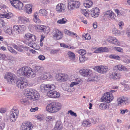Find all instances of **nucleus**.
Listing matches in <instances>:
<instances>
[{"mask_svg":"<svg viewBox=\"0 0 130 130\" xmlns=\"http://www.w3.org/2000/svg\"><path fill=\"white\" fill-rule=\"evenodd\" d=\"M28 81L27 79L21 78L17 82V86L19 88L22 89L28 85Z\"/></svg>","mask_w":130,"mask_h":130,"instance_id":"423d86ee","label":"nucleus"},{"mask_svg":"<svg viewBox=\"0 0 130 130\" xmlns=\"http://www.w3.org/2000/svg\"><path fill=\"white\" fill-rule=\"evenodd\" d=\"M25 29V27L24 25L14 26L13 28V30L18 34L22 33Z\"/></svg>","mask_w":130,"mask_h":130,"instance_id":"f3484780","label":"nucleus"},{"mask_svg":"<svg viewBox=\"0 0 130 130\" xmlns=\"http://www.w3.org/2000/svg\"><path fill=\"white\" fill-rule=\"evenodd\" d=\"M25 94L26 97L20 100L21 103L25 105L28 102V99L36 100L38 99L40 96L39 93L35 90L27 91Z\"/></svg>","mask_w":130,"mask_h":130,"instance_id":"f257e3e1","label":"nucleus"},{"mask_svg":"<svg viewBox=\"0 0 130 130\" xmlns=\"http://www.w3.org/2000/svg\"><path fill=\"white\" fill-rule=\"evenodd\" d=\"M13 46L15 49L19 51L22 52L23 51V50L22 48H24V47L22 45H20L18 46L16 44H14Z\"/></svg>","mask_w":130,"mask_h":130,"instance_id":"2f4dec72","label":"nucleus"},{"mask_svg":"<svg viewBox=\"0 0 130 130\" xmlns=\"http://www.w3.org/2000/svg\"><path fill=\"white\" fill-rule=\"evenodd\" d=\"M14 7L19 10H21L23 8V4L19 1V3H18L16 5H14Z\"/></svg>","mask_w":130,"mask_h":130,"instance_id":"72a5a7b5","label":"nucleus"},{"mask_svg":"<svg viewBox=\"0 0 130 130\" xmlns=\"http://www.w3.org/2000/svg\"><path fill=\"white\" fill-rule=\"evenodd\" d=\"M123 24V22H120L119 23L118 25L120 29H122Z\"/></svg>","mask_w":130,"mask_h":130,"instance_id":"774afa93","label":"nucleus"},{"mask_svg":"<svg viewBox=\"0 0 130 130\" xmlns=\"http://www.w3.org/2000/svg\"><path fill=\"white\" fill-rule=\"evenodd\" d=\"M70 113V114L72 116L76 117L77 115L76 113L74 112L72 110H70L68 111V113Z\"/></svg>","mask_w":130,"mask_h":130,"instance_id":"4d7b16f0","label":"nucleus"},{"mask_svg":"<svg viewBox=\"0 0 130 130\" xmlns=\"http://www.w3.org/2000/svg\"><path fill=\"white\" fill-rule=\"evenodd\" d=\"M34 71L32 70L31 77H35L36 75L41 72L43 70V68L41 66H36L34 68Z\"/></svg>","mask_w":130,"mask_h":130,"instance_id":"ddd939ff","label":"nucleus"},{"mask_svg":"<svg viewBox=\"0 0 130 130\" xmlns=\"http://www.w3.org/2000/svg\"><path fill=\"white\" fill-rule=\"evenodd\" d=\"M68 55L69 59L73 61L74 60L75 55L73 53L70 51L68 53Z\"/></svg>","mask_w":130,"mask_h":130,"instance_id":"c9c22d12","label":"nucleus"},{"mask_svg":"<svg viewBox=\"0 0 130 130\" xmlns=\"http://www.w3.org/2000/svg\"><path fill=\"white\" fill-rule=\"evenodd\" d=\"M117 102L119 105H126L127 102L126 101L125 98L124 96H121L117 100Z\"/></svg>","mask_w":130,"mask_h":130,"instance_id":"4be33fe9","label":"nucleus"},{"mask_svg":"<svg viewBox=\"0 0 130 130\" xmlns=\"http://www.w3.org/2000/svg\"><path fill=\"white\" fill-rule=\"evenodd\" d=\"M54 89H50L47 92L48 96L51 98H59L60 96L59 93L57 91L54 90Z\"/></svg>","mask_w":130,"mask_h":130,"instance_id":"9b49d317","label":"nucleus"},{"mask_svg":"<svg viewBox=\"0 0 130 130\" xmlns=\"http://www.w3.org/2000/svg\"><path fill=\"white\" fill-rule=\"evenodd\" d=\"M70 78L72 80H75L76 81L75 82H78L79 83L80 82V79L79 78H78L76 75H71V76Z\"/></svg>","mask_w":130,"mask_h":130,"instance_id":"4c0bfd02","label":"nucleus"},{"mask_svg":"<svg viewBox=\"0 0 130 130\" xmlns=\"http://www.w3.org/2000/svg\"><path fill=\"white\" fill-rule=\"evenodd\" d=\"M80 5L79 1H70L68 3V8L69 10L76 9L78 8Z\"/></svg>","mask_w":130,"mask_h":130,"instance_id":"0eeeda50","label":"nucleus"},{"mask_svg":"<svg viewBox=\"0 0 130 130\" xmlns=\"http://www.w3.org/2000/svg\"><path fill=\"white\" fill-rule=\"evenodd\" d=\"M112 32L113 34L116 35H118L120 33V31L117 30L115 28H114L113 29Z\"/></svg>","mask_w":130,"mask_h":130,"instance_id":"603ef678","label":"nucleus"},{"mask_svg":"<svg viewBox=\"0 0 130 130\" xmlns=\"http://www.w3.org/2000/svg\"><path fill=\"white\" fill-rule=\"evenodd\" d=\"M19 21L20 23H22L23 24H25L27 22H28L29 21V20L24 17H20L19 18Z\"/></svg>","mask_w":130,"mask_h":130,"instance_id":"f704fd0d","label":"nucleus"},{"mask_svg":"<svg viewBox=\"0 0 130 130\" xmlns=\"http://www.w3.org/2000/svg\"><path fill=\"white\" fill-rule=\"evenodd\" d=\"M37 30L40 31L44 34H47L49 32V27L43 25H38L36 26Z\"/></svg>","mask_w":130,"mask_h":130,"instance_id":"f8f14e48","label":"nucleus"},{"mask_svg":"<svg viewBox=\"0 0 130 130\" xmlns=\"http://www.w3.org/2000/svg\"><path fill=\"white\" fill-rule=\"evenodd\" d=\"M67 20L64 18H62L57 21V23L60 24H64L67 21Z\"/></svg>","mask_w":130,"mask_h":130,"instance_id":"49530a36","label":"nucleus"},{"mask_svg":"<svg viewBox=\"0 0 130 130\" xmlns=\"http://www.w3.org/2000/svg\"><path fill=\"white\" fill-rule=\"evenodd\" d=\"M5 78L9 84L14 83L15 81V77L13 76V74L10 73H8L7 75H6Z\"/></svg>","mask_w":130,"mask_h":130,"instance_id":"2eb2a0df","label":"nucleus"},{"mask_svg":"<svg viewBox=\"0 0 130 130\" xmlns=\"http://www.w3.org/2000/svg\"><path fill=\"white\" fill-rule=\"evenodd\" d=\"M6 18L9 19L11 18L13 16V14L10 12H9L6 14Z\"/></svg>","mask_w":130,"mask_h":130,"instance_id":"6e6d98bb","label":"nucleus"},{"mask_svg":"<svg viewBox=\"0 0 130 130\" xmlns=\"http://www.w3.org/2000/svg\"><path fill=\"white\" fill-rule=\"evenodd\" d=\"M10 2L12 6L14 7V5L19 3V1L17 0H10Z\"/></svg>","mask_w":130,"mask_h":130,"instance_id":"8fccbe9b","label":"nucleus"},{"mask_svg":"<svg viewBox=\"0 0 130 130\" xmlns=\"http://www.w3.org/2000/svg\"><path fill=\"white\" fill-rule=\"evenodd\" d=\"M6 110V108H2L0 109V112L2 113H4Z\"/></svg>","mask_w":130,"mask_h":130,"instance_id":"338daca9","label":"nucleus"},{"mask_svg":"<svg viewBox=\"0 0 130 130\" xmlns=\"http://www.w3.org/2000/svg\"><path fill=\"white\" fill-rule=\"evenodd\" d=\"M3 30L4 32L7 34L11 35L13 34V31L11 28H8L5 27L4 28Z\"/></svg>","mask_w":130,"mask_h":130,"instance_id":"7c9ffc66","label":"nucleus"},{"mask_svg":"<svg viewBox=\"0 0 130 130\" xmlns=\"http://www.w3.org/2000/svg\"><path fill=\"white\" fill-rule=\"evenodd\" d=\"M17 74L18 76L21 78L25 76L23 67L20 68L17 71Z\"/></svg>","mask_w":130,"mask_h":130,"instance_id":"393cba45","label":"nucleus"},{"mask_svg":"<svg viewBox=\"0 0 130 130\" xmlns=\"http://www.w3.org/2000/svg\"><path fill=\"white\" fill-rule=\"evenodd\" d=\"M109 77L110 78L113 79L114 80L118 79L120 78L119 75L115 72H113L110 75Z\"/></svg>","mask_w":130,"mask_h":130,"instance_id":"cd10ccee","label":"nucleus"},{"mask_svg":"<svg viewBox=\"0 0 130 130\" xmlns=\"http://www.w3.org/2000/svg\"><path fill=\"white\" fill-rule=\"evenodd\" d=\"M38 58L40 60H43L45 59V57L43 55H40L38 56Z\"/></svg>","mask_w":130,"mask_h":130,"instance_id":"e2e57ef3","label":"nucleus"},{"mask_svg":"<svg viewBox=\"0 0 130 130\" xmlns=\"http://www.w3.org/2000/svg\"><path fill=\"white\" fill-rule=\"evenodd\" d=\"M99 10L97 8H93L91 10L90 14L92 17H97L99 14Z\"/></svg>","mask_w":130,"mask_h":130,"instance_id":"412c9836","label":"nucleus"},{"mask_svg":"<svg viewBox=\"0 0 130 130\" xmlns=\"http://www.w3.org/2000/svg\"><path fill=\"white\" fill-rule=\"evenodd\" d=\"M19 111L16 109H12L10 113V117L11 122L15 121L18 117Z\"/></svg>","mask_w":130,"mask_h":130,"instance_id":"6e6552de","label":"nucleus"},{"mask_svg":"<svg viewBox=\"0 0 130 130\" xmlns=\"http://www.w3.org/2000/svg\"><path fill=\"white\" fill-rule=\"evenodd\" d=\"M43 75V77L44 79H50L51 77V76L50 75V74L49 72H44Z\"/></svg>","mask_w":130,"mask_h":130,"instance_id":"ea45409f","label":"nucleus"},{"mask_svg":"<svg viewBox=\"0 0 130 130\" xmlns=\"http://www.w3.org/2000/svg\"><path fill=\"white\" fill-rule=\"evenodd\" d=\"M39 13L41 16L46 15L47 13V11L44 9H40L39 11Z\"/></svg>","mask_w":130,"mask_h":130,"instance_id":"58836bf2","label":"nucleus"},{"mask_svg":"<svg viewBox=\"0 0 130 130\" xmlns=\"http://www.w3.org/2000/svg\"><path fill=\"white\" fill-rule=\"evenodd\" d=\"M38 110V107H36L35 108H31L30 110L32 112H34Z\"/></svg>","mask_w":130,"mask_h":130,"instance_id":"69168bd1","label":"nucleus"},{"mask_svg":"<svg viewBox=\"0 0 130 130\" xmlns=\"http://www.w3.org/2000/svg\"><path fill=\"white\" fill-rule=\"evenodd\" d=\"M86 51L83 49H80L79 50L78 53L80 54L79 55H86Z\"/></svg>","mask_w":130,"mask_h":130,"instance_id":"09e8293b","label":"nucleus"},{"mask_svg":"<svg viewBox=\"0 0 130 130\" xmlns=\"http://www.w3.org/2000/svg\"><path fill=\"white\" fill-rule=\"evenodd\" d=\"M78 82H72L71 84L70 85V87H72L74 85H77L79 84Z\"/></svg>","mask_w":130,"mask_h":130,"instance_id":"0e129e2a","label":"nucleus"},{"mask_svg":"<svg viewBox=\"0 0 130 130\" xmlns=\"http://www.w3.org/2000/svg\"><path fill=\"white\" fill-rule=\"evenodd\" d=\"M65 5L62 3L58 4L56 6V10L59 12H62L65 9Z\"/></svg>","mask_w":130,"mask_h":130,"instance_id":"5701e85b","label":"nucleus"},{"mask_svg":"<svg viewBox=\"0 0 130 130\" xmlns=\"http://www.w3.org/2000/svg\"><path fill=\"white\" fill-rule=\"evenodd\" d=\"M22 130H31L32 127L31 123L29 122H25L21 125Z\"/></svg>","mask_w":130,"mask_h":130,"instance_id":"a211bd4d","label":"nucleus"},{"mask_svg":"<svg viewBox=\"0 0 130 130\" xmlns=\"http://www.w3.org/2000/svg\"><path fill=\"white\" fill-rule=\"evenodd\" d=\"M115 69L118 70L119 71H126L127 70V68L124 66L121 65H119L115 66L114 68Z\"/></svg>","mask_w":130,"mask_h":130,"instance_id":"bb28decb","label":"nucleus"},{"mask_svg":"<svg viewBox=\"0 0 130 130\" xmlns=\"http://www.w3.org/2000/svg\"><path fill=\"white\" fill-rule=\"evenodd\" d=\"M94 69L98 73L101 74L106 73L108 70L107 67L103 66H96L94 68Z\"/></svg>","mask_w":130,"mask_h":130,"instance_id":"9d476101","label":"nucleus"},{"mask_svg":"<svg viewBox=\"0 0 130 130\" xmlns=\"http://www.w3.org/2000/svg\"><path fill=\"white\" fill-rule=\"evenodd\" d=\"M53 38L55 40H59L61 39L63 37V34L62 32L56 29H54L53 32Z\"/></svg>","mask_w":130,"mask_h":130,"instance_id":"1a4fd4ad","label":"nucleus"},{"mask_svg":"<svg viewBox=\"0 0 130 130\" xmlns=\"http://www.w3.org/2000/svg\"><path fill=\"white\" fill-rule=\"evenodd\" d=\"M60 51L59 49H52L51 50L50 53L51 54H56L58 53Z\"/></svg>","mask_w":130,"mask_h":130,"instance_id":"de8ad7c7","label":"nucleus"},{"mask_svg":"<svg viewBox=\"0 0 130 130\" xmlns=\"http://www.w3.org/2000/svg\"><path fill=\"white\" fill-rule=\"evenodd\" d=\"M69 76L67 74L60 73L58 74L57 79L59 82H64L67 80Z\"/></svg>","mask_w":130,"mask_h":130,"instance_id":"dca6fc26","label":"nucleus"},{"mask_svg":"<svg viewBox=\"0 0 130 130\" xmlns=\"http://www.w3.org/2000/svg\"><path fill=\"white\" fill-rule=\"evenodd\" d=\"M36 26H35L33 25H30L28 26V28L30 30H33L34 29H35L36 30H37Z\"/></svg>","mask_w":130,"mask_h":130,"instance_id":"5fc2aeb1","label":"nucleus"},{"mask_svg":"<svg viewBox=\"0 0 130 130\" xmlns=\"http://www.w3.org/2000/svg\"><path fill=\"white\" fill-rule=\"evenodd\" d=\"M81 11L82 13L86 17H88V16L89 13L86 9H82Z\"/></svg>","mask_w":130,"mask_h":130,"instance_id":"3c124183","label":"nucleus"},{"mask_svg":"<svg viewBox=\"0 0 130 130\" xmlns=\"http://www.w3.org/2000/svg\"><path fill=\"white\" fill-rule=\"evenodd\" d=\"M100 108L102 110L107 109L109 108V105L108 104L105 103L101 104L99 105Z\"/></svg>","mask_w":130,"mask_h":130,"instance_id":"c756f323","label":"nucleus"},{"mask_svg":"<svg viewBox=\"0 0 130 130\" xmlns=\"http://www.w3.org/2000/svg\"><path fill=\"white\" fill-rule=\"evenodd\" d=\"M83 36L86 40L90 39L91 38L89 34H86L84 36Z\"/></svg>","mask_w":130,"mask_h":130,"instance_id":"052dcab7","label":"nucleus"},{"mask_svg":"<svg viewBox=\"0 0 130 130\" xmlns=\"http://www.w3.org/2000/svg\"><path fill=\"white\" fill-rule=\"evenodd\" d=\"M60 46L61 47L68 48L69 49L71 48V47L68 46L67 45L65 44L64 43H62L60 44Z\"/></svg>","mask_w":130,"mask_h":130,"instance_id":"bf43d9fd","label":"nucleus"},{"mask_svg":"<svg viewBox=\"0 0 130 130\" xmlns=\"http://www.w3.org/2000/svg\"><path fill=\"white\" fill-rule=\"evenodd\" d=\"M61 107V105L60 103L53 102L47 105L46 107V109L50 112L54 113L60 110Z\"/></svg>","mask_w":130,"mask_h":130,"instance_id":"f03ea898","label":"nucleus"},{"mask_svg":"<svg viewBox=\"0 0 130 130\" xmlns=\"http://www.w3.org/2000/svg\"><path fill=\"white\" fill-rule=\"evenodd\" d=\"M108 42L112 44H113L116 45H119L120 43L118 40L115 38L110 37L109 39Z\"/></svg>","mask_w":130,"mask_h":130,"instance_id":"b1692460","label":"nucleus"},{"mask_svg":"<svg viewBox=\"0 0 130 130\" xmlns=\"http://www.w3.org/2000/svg\"><path fill=\"white\" fill-rule=\"evenodd\" d=\"M25 38L28 40V45L29 46L32 47L35 49H38L39 47L37 48H35L34 46H35L34 41L36 40V37L34 35H32L29 33L25 34Z\"/></svg>","mask_w":130,"mask_h":130,"instance_id":"7ed1b4c3","label":"nucleus"},{"mask_svg":"<svg viewBox=\"0 0 130 130\" xmlns=\"http://www.w3.org/2000/svg\"><path fill=\"white\" fill-rule=\"evenodd\" d=\"M79 61L80 63L83 62L85 60L88 59V58L86 57V55H79Z\"/></svg>","mask_w":130,"mask_h":130,"instance_id":"e433bc0d","label":"nucleus"},{"mask_svg":"<svg viewBox=\"0 0 130 130\" xmlns=\"http://www.w3.org/2000/svg\"><path fill=\"white\" fill-rule=\"evenodd\" d=\"M109 57L111 58H113L117 60H120L121 58L119 56L116 55H110Z\"/></svg>","mask_w":130,"mask_h":130,"instance_id":"a19ab883","label":"nucleus"},{"mask_svg":"<svg viewBox=\"0 0 130 130\" xmlns=\"http://www.w3.org/2000/svg\"><path fill=\"white\" fill-rule=\"evenodd\" d=\"M91 120H92L94 123H96L100 122L99 119L98 118H92Z\"/></svg>","mask_w":130,"mask_h":130,"instance_id":"864d4df0","label":"nucleus"},{"mask_svg":"<svg viewBox=\"0 0 130 130\" xmlns=\"http://www.w3.org/2000/svg\"><path fill=\"white\" fill-rule=\"evenodd\" d=\"M116 50L117 51L122 53L123 52V49L121 48L118 47H115Z\"/></svg>","mask_w":130,"mask_h":130,"instance_id":"680f3d73","label":"nucleus"},{"mask_svg":"<svg viewBox=\"0 0 130 130\" xmlns=\"http://www.w3.org/2000/svg\"><path fill=\"white\" fill-rule=\"evenodd\" d=\"M100 52H107L108 51L107 48L105 47H100L98 48Z\"/></svg>","mask_w":130,"mask_h":130,"instance_id":"a18cd8bd","label":"nucleus"},{"mask_svg":"<svg viewBox=\"0 0 130 130\" xmlns=\"http://www.w3.org/2000/svg\"><path fill=\"white\" fill-rule=\"evenodd\" d=\"M54 128L55 130H61L62 128L61 122L60 121H57L56 123Z\"/></svg>","mask_w":130,"mask_h":130,"instance_id":"a878e982","label":"nucleus"},{"mask_svg":"<svg viewBox=\"0 0 130 130\" xmlns=\"http://www.w3.org/2000/svg\"><path fill=\"white\" fill-rule=\"evenodd\" d=\"M34 21L36 23H38L40 22V20L38 18L39 16L37 12H36L34 13Z\"/></svg>","mask_w":130,"mask_h":130,"instance_id":"473e14b6","label":"nucleus"},{"mask_svg":"<svg viewBox=\"0 0 130 130\" xmlns=\"http://www.w3.org/2000/svg\"><path fill=\"white\" fill-rule=\"evenodd\" d=\"M23 67L25 76L31 77L32 70L29 67Z\"/></svg>","mask_w":130,"mask_h":130,"instance_id":"aec40b11","label":"nucleus"},{"mask_svg":"<svg viewBox=\"0 0 130 130\" xmlns=\"http://www.w3.org/2000/svg\"><path fill=\"white\" fill-rule=\"evenodd\" d=\"M8 49L9 51L13 54L15 55L17 54V52L15 50L13 49L12 47L10 46H8Z\"/></svg>","mask_w":130,"mask_h":130,"instance_id":"79ce46f5","label":"nucleus"},{"mask_svg":"<svg viewBox=\"0 0 130 130\" xmlns=\"http://www.w3.org/2000/svg\"><path fill=\"white\" fill-rule=\"evenodd\" d=\"M104 95L101 98L102 102H105L107 103H110L113 99L114 97L112 94L107 92L104 94Z\"/></svg>","mask_w":130,"mask_h":130,"instance_id":"39448f33","label":"nucleus"},{"mask_svg":"<svg viewBox=\"0 0 130 130\" xmlns=\"http://www.w3.org/2000/svg\"><path fill=\"white\" fill-rule=\"evenodd\" d=\"M79 72L83 76L85 77L91 76L92 73L91 70L87 69H82L80 70Z\"/></svg>","mask_w":130,"mask_h":130,"instance_id":"4468645a","label":"nucleus"},{"mask_svg":"<svg viewBox=\"0 0 130 130\" xmlns=\"http://www.w3.org/2000/svg\"><path fill=\"white\" fill-rule=\"evenodd\" d=\"M46 120L48 121H52L55 119L54 116H47L46 117Z\"/></svg>","mask_w":130,"mask_h":130,"instance_id":"c03bdc74","label":"nucleus"},{"mask_svg":"<svg viewBox=\"0 0 130 130\" xmlns=\"http://www.w3.org/2000/svg\"><path fill=\"white\" fill-rule=\"evenodd\" d=\"M85 127L90 126H91V123L87 121H84L82 124Z\"/></svg>","mask_w":130,"mask_h":130,"instance_id":"37998d69","label":"nucleus"},{"mask_svg":"<svg viewBox=\"0 0 130 130\" xmlns=\"http://www.w3.org/2000/svg\"><path fill=\"white\" fill-rule=\"evenodd\" d=\"M105 17H107L109 20L115 19L116 17L115 14L111 10H108L104 13Z\"/></svg>","mask_w":130,"mask_h":130,"instance_id":"6ab92c4d","label":"nucleus"},{"mask_svg":"<svg viewBox=\"0 0 130 130\" xmlns=\"http://www.w3.org/2000/svg\"><path fill=\"white\" fill-rule=\"evenodd\" d=\"M26 12L28 14H30L32 11V6L30 4H27L25 6Z\"/></svg>","mask_w":130,"mask_h":130,"instance_id":"c85d7f7f","label":"nucleus"},{"mask_svg":"<svg viewBox=\"0 0 130 130\" xmlns=\"http://www.w3.org/2000/svg\"><path fill=\"white\" fill-rule=\"evenodd\" d=\"M37 118L38 119L41 121L43 120L44 119V118L43 115H39L37 116Z\"/></svg>","mask_w":130,"mask_h":130,"instance_id":"13d9d810","label":"nucleus"},{"mask_svg":"<svg viewBox=\"0 0 130 130\" xmlns=\"http://www.w3.org/2000/svg\"><path fill=\"white\" fill-rule=\"evenodd\" d=\"M55 86L54 85L43 84L40 86V90L43 92L47 93L50 89H55Z\"/></svg>","mask_w":130,"mask_h":130,"instance_id":"20e7f679","label":"nucleus"}]
</instances>
